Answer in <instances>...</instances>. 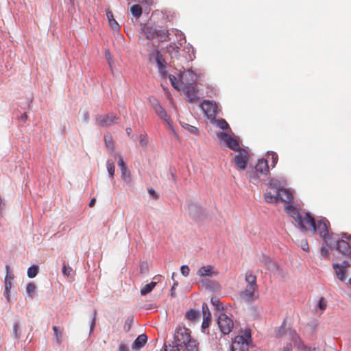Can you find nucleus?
Instances as JSON below:
<instances>
[{
	"label": "nucleus",
	"mask_w": 351,
	"mask_h": 351,
	"mask_svg": "<svg viewBox=\"0 0 351 351\" xmlns=\"http://www.w3.org/2000/svg\"><path fill=\"white\" fill-rule=\"evenodd\" d=\"M172 31L175 33V35L179 38V42H182V40H185V38L181 31L178 29H173ZM179 44L182 45V43H180Z\"/></svg>",
	"instance_id": "obj_48"
},
{
	"label": "nucleus",
	"mask_w": 351,
	"mask_h": 351,
	"mask_svg": "<svg viewBox=\"0 0 351 351\" xmlns=\"http://www.w3.org/2000/svg\"><path fill=\"white\" fill-rule=\"evenodd\" d=\"M169 80L172 86H173L175 88L178 89V90L182 89V86L181 84L179 85L176 76H174L173 75H169Z\"/></svg>",
	"instance_id": "obj_40"
},
{
	"label": "nucleus",
	"mask_w": 351,
	"mask_h": 351,
	"mask_svg": "<svg viewBox=\"0 0 351 351\" xmlns=\"http://www.w3.org/2000/svg\"><path fill=\"white\" fill-rule=\"evenodd\" d=\"M267 156L268 158L271 157L272 167H274L278 162V155L274 152H268Z\"/></svg>",
	"instance_id": "obj_44"
},
{
	"label": "nucleus",
	"mask_w": 351,
	"mask_h": 351,
	"mask_svg": "<svg viewBox=\"0 0 351 351\" xmlns=\"http://www.w3.org/2000/svg\"><path fill=\"white\" fill-rule=\"evenodd\" d=\"M27 119V116L26 113L23 114L20 117V120L23 122L26 121Z\"/></svg>",
	"instance_id": "obj_64"
},
{
	"label": "nucleus",
	"mask_w": 351,
	"mask_h": 351,
	"mask_svg": "<svg viewBox=\"0 0 351 351\" xmlns=\"http://www.w3.org/2000/svg\"><path fill=\"white\" fill-rule=\"evenodd\" d=\"M216 274L217 272L213 271V267L211 265L202 266L197 272V274L201 277H210Z\"/></svg>",
	"instance_id": "obj_21"
},
{
	"label": "nucleus",
	"mask_w": 351,
	"mask_h": 351,
	"mask_svg": "<svg viewBox=\"0 0 351 351\" xmlns=\"http://www.w3.org/2000/svg\"><path fill=\"white\" fill-rule=\"evenodd\" d=\"M250 341V334L248 332L245 336H237L232 343V351H247L249 342Z\"/></svg>",
	"instance_id": "obj_7"
},
{
	"label": "nucleus",
	"mask_w": 351,
	"mask_h": 351,
	"mask_svg": "<svg viewBox=\"0 0 351 351\" xmlns=\"http://www.w3.org/2000/svg\"><path fill=\"white\" fill-rule=\"evenodd\" d=\"M259 173H258L255 170H252L251 171H249L248 172V177L250 178V181L254 184H258L259 182Z\"/></svg>",
	"instance_id": "obj_32"
},
{
	"label": "nucleus",
	"mask_w": 351,
	"mask_h": 351,
	"mask_svg": "<svg viewBox=\"0 0 351 351\" xmlns=\"http://www.w3.org/2000/svg\"><path fill=\"white\" fill-rule=\"evenodd\" d=\"M180 271H181V274L184 277H186L189 274L190 269H189V267L187 265H184L181 266Z\"/></svg>",
	"instance_id": "obj_49"
},
{
	"label": "nucleus",
	"mask_w": 351,
	"mask_h": 351,
	"mask_svg": "<svg viewBox=\"0 0 351 351\" xmlns=\"http://www.w3.org/2000/svg\"><path fill=\"white\" fill-rule=\"evenodd\" d=\"M257 288L247 285L245 289L240 293L241 298L245 301H251L254 299V291Z\"/></svg>",
	"instance_id": "obj_19"
},
{
	"label": "nucleus",
	"mask_w": 351,
	"mask_h": 351,
	"mask_svg": "<svg viewBox=\"0 0 351 351\" xmlns=\"http://www.w3.org/2000/svg\"><path fill=\"white\" fill-rule=\"evenodd\" d=\"M130 12L132 14L136 17V19L139 18L142 14V8L138 5H133L130 8Z\"/></svg>",
	"instance_id": "obj_34"
},
{
	"label": "nucleus",
	"mask_w": 351,
	"mask_h": 351,
	"mask_svg": "<svg viewBox=\"0 0 351 351\" xmlns=\"http://www.w3.org/2000/svg\"><path fill=\"white\" fill-rule=\"evenodd\" d=\"M189 215L194 219H199L202 216V208L197 203L186 202Z\"/></svg>",
	"instance_id": "obj_14"
},
{
	"label": "nucleus",
	"mask_w": 351,
	"mask_h": 351,
	"mask_svg": "<svg viewBox=\"0 0 351 351\" xmlns=\"http://www.w3.org/2000/svg\"><path fill=\"white\" fill-rule=\"evenodd\" d=\"M332 267L335 271L337 278L341 281H344L346 278L345 269L341 267L339 263H333Z\"/></svg>",
	"instance_id": "obj_24"
},
{
	"label": "nucleus",
	"mask_w": 351,
	"mask_h": 351,
	"mask_svg": "<svg viewBox=\"0 0 351 351\" xmlns=\"http://www.w3.org/2000/svg\"><path fill=\"white\" fill-rule=\"evenodd\" d=\"M21 328V324L19 319H16L13 324V331H12V336L15 339H20L21 332L20 330Z\"/></svg>",
	"instance_id": "obj_27"
},
{
	"label": "nucleus",
	"mask_w": 351,
	"mask_h": 351,
	"mask_svg": "<svg viewBox=\"0 0 351 351\" xmlns=\"http://www.w3.org/2000/svg\"><path fill=\"white\" fill-rule=\"evenodd\" d=\"M156 38H158L159 42H165L170 40L169 33L168 30L165 29H157Z\"/></svg>",
	"instance_id": "obj_25"
},
{
	"label": "nucleus",
	"mask_w": 351,
	"mask_h": 351,
	"mask_svg": "<svg viewBox=\"0 0 351 351\" xmlns=\"http://www.w3.org/2000/svg\"><path fill=\"white\" fill-rule=\"evenodd\" d=\"M218 137L221 141H224L226 143V145L231 149L234 151L239 152L241 149L239 147L238 141L232 138L230 135H229L228 133L222 132H220L218 135Z\"/></svg>",
	"instance_id": "obj_12"
},
{
	"label": "nucleus",
	"mask_w": 351,
	"mask_h": 351,
	"mask_svg": "<svg viewBox=\"0 0 351 351\" xmlns=\"http://www.w3.org/2000/svg\"><path fill=\"white\" fill-rule=\"evenodd\" d=\"M334 234L330 243L332 245L335 243L336 250L343 255H350L351 254V235L347 233H341V239H337Z\"/></svg>",
	"instance_id": "obj_4"
},
{
	"label": "nucleus",
	"mask_w": 351,
	"mask_h": 351,
	"mask_svg": "<svg viewBox=\"0 0 351 351\" xmlns=\"http://www.w3.org/2000/svg\"><path fill=\"white\" fill-rule=\"evenodd\" d=\"M199 317V313L197 311L190 309L186 313V317L191 321H195Z\"/></svg>",
	"instance_id": "obj_33"
},
{
	"label": "nucleus",
	"mask_w": 351,
	"mask_h": 351,
	"mask_svg": "<svg viewBox=\"0 0 351 351\" xmlns=\"http://www.w3.org/2000/svg\"><path fill=\"white\" fill-rule=\"evenodd\" d=\"M62 272L64 276L68 278H73V270L72 267L66 265L65 263L63 264Z\"/></svg>",
	"instance_id": "obj_37"
},
{
	"label": "nucleus",
	"mask_w": 351,
	"mask_h": 351,
	"mask_svg": "<svg viewBox=\"0 0 351 351\" xmlns=\"http://www.w3.org/2000/svg\"><path fill=\"white\" fill-rule=\"evenodd\" d=\"M340 266L342 267L343 269H346L347 267H349L350 266V264L348 261H343L342 263L340 264Z\"/></svg>",
	"instance_id": "obj_61"
},
{
	"label": "nucleus",
	"mask_w": 351,
	"mask_h": 351,
	"mask_svg": "<svg viewBox=\"0 0 351 351\" xmlns=\"http://www.w3.org/2000/svg\"><path fill=\"white\" fill-rule=\"evenodd\" d=\"M139 141L142 146L145 147L147 145V138L144 134H141L139 136Z\"/></svg>",
	"instance_id": "obj_53"
},
{
	"label": "nucleus",
	"mask_w": 351,
	"mask_h": 351,
	"mask_svg": "<svg viewBox=\"0 0 351 351\" xmlns=\"http://www.w3.org/2000/svg\"><path fill=\"white\" fill-rule=\"evenodd\" d=\"M285 210L286 213L291 217H292L295 221V222L298 223V226L299 227V228L300 230H307L308 228L306 227V215H311L309 213H306L304 215H302L300 213L299 210L296 207H295L292 205H287L285 207Z\"/></svg>",
	"instance_id": "obj_5"
},
{
	"label": "nucleus",
	"mask_w": 351,
	"mask_h": 351,
	"mask_svg": "<svg viewBox=\"0 0 351 351\" xmlns=\"http://www.w3.org/2000/svg\"><path fill=\"white\" fill-rule=\"evenodd\" d=\"M182 127L191 134L199 135V130L196 127L191 125L188 123L183 124Z\"/></svg>",
	"instance_id": "obj_41"
},
{
	"label": "nucleus",
	"mask_w": 351,
	"mask_h": 351,
	"mask_svg": "<svg viewBox=\"0 0 351 351\" xmlns=\"http://www.w3.org/2000/svg\"><path fill=\"white\" fill-rule=\"evenodd\" d=\"M262 261L265 264V265L267 267V268L269 271H272V272L277 271L278 266H277L276 263L273 259H271L269 256L263 255Z\"/></svg>",
	"instance_id": "obj_22"
},
{
	"label": "nucleus",
	"mask_w": 351,
	"mask_h": 351,
	"mask_svg": "<svg viewBox=\"0 0 351 351\" xmlns=\"http://www.w3.org/2000/svg\"><path fill=\"white\" fill-rule=\"evenodd\" d=\"M140 271L142 274H145L148 271V265L147 263H142L140 267Z\"/></svg>",
	"instance_id": "obj_52"
},
{
	"label": "nucleus",
	"mask_w": 351,
	"mask_h": 351,
	"mask_svg": "<svg viewBox=\"0 0 351 351\" xmlns=\"http://www.w3.org/2000/svg\"><path fill=\"white\" fill-rule=\"evenodd\" d=\"M202 309L204 317H210V313L209 311L208 306L206 303L202 304Z\"/></svg>",
	"instance_id": "obj_47"
},
{
	"label": "nucleus",
	"mask_w": 351,
	"mask_h": 351,
	"mask_svg": "<svg viewBox=\"0 0 351 351\" xmlns=\"http://www.w3.org/2000/svg\"><path fill=\"white\" fill-rule=\"evenodd\" d=\"M141 33L143 34V36H145L149 40H152L155 38L157 34V29L154 26L147 24H142L141 25Z\"/></svg>",
	"instance_id": "obj_16"
},
{
	"label": "nucleus",
	"mask_w": 351,
	"mask_h": 351,
	"mask_svg": "<svg viewBox=\"0 0 351 351\" xmlns=\"http://www.w3.org/2000/svg\"><path fill=\"white\" fill-rule=\"evenodd\" d=\"M156 285V282H151L150 283L147 284L141 289V295H145L149 293L154 289Z\"/></svg>",
	"instance_id": "obj_30"
},
{
	"label": "nucleus",
	"mask_w": 351,
	"mask_h": 351,
	"mask_svg": "<svg viewBox=\"0 0 351 351\" xmlns=\"http://www.w3.org/2000/svg\"><path fill=\"white\" fill-rule=\"evenodd\" d=\"M216 125L221 129L225 130L229 128L228 123L223 119L216 120Z\"/></svg>",
	"instance_id": "obj_43"
},
{
	"label": "nucleus",
	"mask_w": 351,
	"mask_h": 351,
	"mask_svg": "<svg viewBox=\"0 0 351 351\" xmlns=\"http://www.w3.org/2000/svg\"><path fill=\"white\" fill-rule=\"evenodd\" d=\"M317 307L322 311H324L326 308V301L324 299V298L322 297L319 298L318 303H317Z\"/></svg>",
	"instance_id": "obj_46"
},
{
	"label": "nucleus",
	"mask_w": 351,
	"mask_h": 351,
	"mask_svg": "<svg viewBox=\"0 0 351 351\" xmlns=\"http://www.w3.org/2000/svg\"><path fill=\"white\" fill-rule=\"evenodd\" d=\"M211 303L213 306H215L217 309L220 308L219 300L217 298L214 297L211 298Z\"/></svg>",
	"instance_id": "obj_54"
},
{
	"label": "nucleus",
	"mask_w": 351,
	"mask_h": 351,
	"mask_svg": "<svg viewBox=\"0 0 351 351\" xmlns=\"http://www.w3.org/2000/svg\"><path fill=\"white\" fill-rule=\"evenodd\" d=\"M121 176L125 182L130 183L131 182V175L128 168L121 170Z\"/></svg>",
	"instance_id": "obj_39"
},
{
	"label": "nucleus",
	"mask_w": 351,
	"mask_h": 351,
	"mask_svg": "<svg viewBox=\"0 0 351 351\" xmlns=\"http://www.w3.org/2000/svg\"><path fill=\"white\" fill-rule=\"evenodd\" d=\"M89 112L86 110L83 112V119L85 123H88L89 121Z\"/></svg>",
	"instance_id": "obj_60"
},
{
	"label": "nucleus",
	"mask_w": 351,
	"mask_h": 351,
	"mask_svg": "<svg viewBox=\"0 0 351 351\" xmlns=\"http://www.w3.org/2000/svg\"><path fill=\"white\" fill-rule=\"evenodd\" d=\"M5 269H6L7 274L5 277V279L8 278V280H12L14 278V275L10 272V267L8 265H6Z\"/></svg>",
	"instance_id": "obj_51"
},
{
	"label": "nucleus",
	"mask_w": 351,
	"mask_h": 351,
	"mask_svg": "<svg viewBox=\"0 0 351 351\" xmlns=\"http://www.w3.org/2000/svg\"><path fill=\"white\" fill-rule=\"evenodd\" d=\"M95 315H96V311H94V315L91 319V323L90 326V333L93 330L95 326Z\"/></svg>",
	"instance_id": "obj_55"
},
{
	"label": "nucleus",
	"mask_w": 351,
	"mask_h": 351,
	"mask_svg": "<svg viewBox=\"0 0 351 351\" xmlns=\"http://www.w3.org/2000/svg\"><path fill=\"white\" fill-rule=\"evenodd\" d=\"M321 252H322V255L324 258H327L329 254L328 250L324 245H322V249H321Z\"/></svg>",
	"instance_id": "obj_56"
},
{
	"label": "nucleus",
	"mask_w": 351,
	"mask_h": 351,
	"mask_svg": "<svg viewBox=\"0 0 351 351\" xmlns=\"http://www.w3.org/2000/svg\"><path fill=\"white\" fill-rule=\"evenodd\" d=\"M264 198L266 202L267 203H276L278 201V195L277 193L275 194H271L269 191H266L264 194Z\"/></svg>",
	"instance_id": "obj_29"
},
{
	"label": "nucleus",
	"mask_w": 351,
	"mask_h": 351,
	"mask_svg": "<svg viewBox=\"0 0 351 351\" xmlns=\"http://www.w3.org/2000/svg\"><path fill=\"white\" fill-rule=\"evenodd\" d=\"M165 351H198V348L196 341L191 339L189 330L179 327L176 330L172 343L165 344Z\"/></svg>",
	"instance_id": "obj_1"
},
{
	"label": "nucleus",
	"mask_w": 351,
	"mask_h": 351,
	"mask_svg": "<svg viewBox=\"0 0 351 351\" xmlns=\"http://www.w3.org/2000/svg\"><path fill=\"white\" fill-rule=\"evenodd\" d=\"M53 330L54 332V335L58 343L60 344L62 343V332L60 330L58 326H53Z\"/></svg>",
	"instance_id": "obj_42"
},
{
	"label": "nucleus",
	"mask_w": 351,
	"mask_h": 351,
	"mask_svg": "<svg viewBox=\"0 0 351 351\" xmlns=\"http://www.w3.org/2000/svg\"><path fill=\"white\" fill-rule=\"evenodd\" d=\"M254 170L261 175H267L269 171L267 160L263 158L259 159Z\"/></svg>",
	"instance_id": "obj_18"
},
{
	"label": "nucleus",
	"mask_w": 351,
	"mask_h": 351,
	"mask_svg": "<svg viewBox=\"0 0 351 351\" xmlns=\"http://www.w3.org/2000/svg\"><path fill=\"white\" fill-rule=\"evenodd\" d=\"M306 230H312L313 233L317 232L319 236L323 239L324 243L328 246H332L330 240L332 239L334 234H329L328 226L329 221L324 217H322L316 222L313 217L311 215H306Z\"/></svg>",
	"instance_id": "obj_2"
},
{
	"label": "nucleus",
	"mask_w": 351,
	"mask_h": 351,
	"mask_svg": "<svg viewBox=\"0 0 351 351\" xmlns=\"http://www.w3.org/2000/svg\"><path fill=\"white\" fill-rule=\"evenodd\" d=\"M106 16L108 21V24L112 29L118 32L120 29V26L117 21L114 19L113 14L110 10H106Z\"/></svg>",
	"instance_id": "obj_23"
},
{
	"label": "nucleus",
	"mask_w": 351,
	"mask_h": 351,
	"mask_svg": "<svg viewBox=\"0 0 351 351\" xmlns=\"http://www.w3.org/2000/svg\"><path fill=\"white\" fill-rule=\"evenodd\" d=\"M185 49L187 50V52L189 53L190 52V50H191V52H192V54H189V59L191 60H193V58H195V51H194V49L193 47H192V45H191L190 44H188L186 47H185Z\"/></svg>",
	"instance_id": "obj_50"
},
{
	"label": "nucleus",
	"mask_w": 351,
	"mask_h": 351,
	"mask_svg": "<svg viewBox=\"0 0 351 351\" xmlns=\"http://www.w3.org/2000/svg\"><path fill=\"white\" fill-rule=\"evenodd\" d=\"M12 280H9L7 279L4 280L5 283V290H4V296L5 297L8 301H10V290L12 288Z\"/></svg>",
	"instance_id": "obj_31"
},
{
	"label": "nucleus",
	"mask_w": 351,
	"mask_h": 351,
	"mask_svg": "<svg viewBox=\"0 0 351 351\" xmlns=\"http://www.w3.org/2000/svg\"><path fill=\"white\" fill-rule=\"evenodd\" d=\"M245 280L247 285H251L252 287L257 288L256 285V277L250 272H247L245 276Z\"/></svg>",
	"instance_id": "obj_26"
},
{
	"label": "nucleus",
	"mask_w": 351,
	"mask_h": 351,
	"mask_svg": "<svg viewBox=\"0 0 351 351\" xmlns=\"http://www.w3.org/2000/svg\"><path fill=\"white\" fill-rule=\"evenodd\" d=\"M210 319V317H203V322H202V327L203 328L208 327Z\"/></svg>",
	"instance_id": "obj_58"
},
{
	"label": "nucleus",
	"mask_w": 351,
	"mask_h": 351,
	"mask_svg": "<svg viewBox=\"0 0 351 351\" xmlns=\"http://www.w3.org/2000/svg\"><path fill=\"white\" fill-rule=\"evenodd\" d=\"M36 286L33 282H29L26 286V293L27 295L32 298L34 296Z\"/></svg>",
	"instance_id": "obj_35"
},
{
	"label": "nucleus",
	"mask_w": 351,
	"mask_h": 351,
	"mask_svg": "<svg viewBox=\"0 0 351 351\" xmlns=\"http://www.w3.org/2000/svg\"><path fill=\"white\" fill-rule=\"evenodd\" d=\"M286 180L282 178H271L269 180L268 188L274 189L277 193L278 201L290 203L293 199V193L285 189Z\"/></svg>",
	"instance_id": "obj_3"
},
{
	"label": "nucleus",
	"mask_w": 351,
	"mask_h": 351,
	"mask_svg": "<svg viewBox=\"0 0 351 351\" xmlns=\"http://www.w3.org/2000/svg\"><path fill=\"white\" fill-rule=\"evenodd\" d=\"M217 323L221 332L224 335L229 334L234 326L232 319L224 313H221L219 315Z\"/></svg>",
	"instance_id": "obj_9"
},
{
	"label": "nucleus",
	"mask_w": 351,
	"mask_h": 351,
	"mask_svg": "<svg viewBox=\"0 0 351 351\" xmlns=\"http://www.w3.org/2000/svg\"><path fill=\"white\" fill-rule=\"evenodd\" d=\"M187 98V100L191 103L199 99L198 93L195 88V86H182V89Z\"/></svg>",
	"instance_id": "obj_15"
},
{
	"label": "nucleus",
	"mask_w": 351,
	"mask_h": 351,
	"mask_svg": "<svg viewBox=\"0 0 351 351\" xmlns=\"http://www.w3.org/2000/svg\"><path fill=\"white\" fill-rule=\"evenodd\" d=\"M39 267L36 265L30 266L27 269V276L29 278H34L38 273Z\"/></svg>",
	"instance_id": "obj_36"
},
{
	"label": "nucleus",
	"mask_w": 351,
	"mask_h": 351,
	"mask_svg": "<svg viewBox=\"0 0 351 351\" xmlns=\"http://www.w3.org/2000/svg\"><path fill=\"white\" fill-rule=\"evenodd\" d=\"M196 80L197 75L191 69L184 71L180 75V81L182 86L194 85Z\"/></svg>",
	"instance_id": "obj_11"
},
{
	"label": "nucleus",
	"mask_w": 351,
	"mask_h": 351,
	"mask_svg": "<svg viewBox=\"0 0 351 351\" xmlns=\"http://www.w3.org/2000/svg\"><path fill=\"white\" fill-rule=\"evenodd\" d=\"M107 166V171L108 172L109 176L111 178H113V176L114 175V171H115V166L112 161L108 160L106 162Z\"/></svg>",
	"instance_id": "obj_38"
},
{
	"label": "nucleus",
	"mask_w": 351,
	"mask_h": 351,
	"mask_svg": "<svg viewBox=\"0 0 351 351\" xmlns=\"http://www.w3.org/2000/svg\"><path fill=\"white\" fill-rule=\"evenodd\" d=\"M118 119L119 117L113 113L99 115L96 117V123L101 127H107L114 123Z\"/></svg>",
	"instance_id": "obj_13"
},
{
	"label": "nucleus",
	"mask_w": 351,
	"mask_h": 351,
	"mask_svg": "<svg viewBox=\"0 0 351 351\" xmlns=\"http://www.w3.org/2000/svg\"><path fill=\"white\" fill-rule=\"evenodd\" d=\"M118 165L120 167V170L127 168L126 165L125 164L123 158L120 156L119 161H118Z\"/></svg>",
	"instance_id": "obj_57"
},
{
	"label": "nucleus",
	"mask_w": 351,
	"mask_h": 351,
	"mask_svg": "<svg viewBox=\"0 0 351 351\" xmlns=\"http://www.w3.org/2000/svg\"><path fill=\"white\" fill-rule=\"evenodd\" d=\"M119 351H129V348L125 344L121 343L119 346Z\"/></svg>",
	"instance_id": "obj_59"
},
{
	"label": "nucleus",
	"mask_w": 351,
	"mask_h": 351,
	"mask_svg": "<svg viewBox=\"0 0 351 351\" xmlns=\"http://www.w3.org/2000/svg\"><path fill=\"white\" fill-rule=\"evenodd\" d=\"M148 192L154 197H157V195H156V192H155V191L154 189H150L148 190Z\"/></svg>",
	"instance_id": "obj_63"
},
{
	"label": "nucleus",
	"mask_w": 351,
	"mask_h": 351,
	"mask_svg": "<svg viewBox=\"0 0 351 351\" xmlns=\"http://www.w3.org/2000/svg\"><path fill=\"white\" fill-rule=\"evenodd\" d=\"M104 140H105V143H106V147H108V149H110V150H113L114 147H113V143L112 141L111 136L106 135L104 136Z\"/></svg>",
	"instance_id": "obj_45"
},
{
	"label": "nucleus",
	"mask_w": 351,
	"mask_h": 351,
	"mask_svg": "<svg viewBox=\"0 0 351 351\" xmlns=\"http://www.w3.org/2000/svg\"><path fill=\"white\" fill-rule=\"evenodd\" d=\"M149 59L151 62H155L160 75L165 77L167 75L166 61L161 53L158 49H154L149 53Z\"/></svg>",
	"instance_id": "obj_6"
},
{
	"label": "nucleus",
	"mask_w": 351,
	"mask_h": 351,
	"mask_svg": "<svg viewBox=\"0 0 351 351\" xmlns=\"http://www.w3.org/2000/svg\"><path fill=\"white\" fill-rule=\"evenodd\" d=\"M239 152V153L234 157V162L238 167L245 169L248 161L247 153L241 149Z\"/></svg>",
	"instance_id": "obj_17"
},
{
	"label": "nucleus",
	"mask_w": 351,
	"mask_h": 351,
	"mask_svg": "<svg viewBox=\"0 0 351 351\" xmlns=\"http://www.w3.org/2000/svg\"><path fill=\"white\" fill-rule=\"evenodd\" d=\"M180 47L176 45V43H170L166 47V51L168 53H169L171 56H176L179 52Z\"/></svg>",
	"instance_id": "obj_28"
},
{
	"label": "nucleus",
	"mask_w": 351,
	"mask_h": 351,
	"mask_svg": "<svg viewBox=\"0 0 351 351\" xmlns=\"http://www.w3.org/2000/svg\"><path fill=\"white\" fill-rule=\"evenodd\" d=\"M147 337L145 334H141L138 335L132 344V349L135 350H139L141 349L147 343Z\"/></svg>",
	"instance_id": "obj_20"
},
{
	"label": "nucleus",
	"mask_w": 351,
	"mask_h": 351,
	"mask_svg": "<svg viewBox=\"0 0 351 351\" xmlns=\"http://www.w3.org/2000/svg\"><path fill=\"white\" fill-rule=\"evenodd\" d=\"M151 103L156 114L162 119H163L164 121L169 125L172 132L175 133L174 128L172 125V122L165 109L160 106L159 102L156 99L152 100Z\"/></svg>",
	"instance_id": "obj_10"
},
{
	"label": "nucleus",
	"mask_w": 351,
	"mask_h": 351,
	"mask_svg": "<svg viewBox=\"0 0 351 351\" xmlns=\"http://www.w3.org/2000/svg\"><path fill=\"white\" fill-rule=\"evenodd\" d=\"M302 249L304 251H308V245L307 242L305 241L304 243H302Z\"/></svg>",
	"instance_id": "obj_62"
},
{
	"label": "nucleus",
	"mask_w": 351,
	"mask_h": 351,
	"mask_svg": "<svg viewBox=\"0 0 351 351\" xmlns=\"http://www.w3.org/2000/svg\"><path fill=\"white\" fill-rule=\"evenodd\" d=\"M199 107L208 119L211 121L215 119V117L219 111L218 106L215 102L209 100H204L200 103Z\"/></svg>",
	"instance_id": "obj_8"
}]
</instances>
